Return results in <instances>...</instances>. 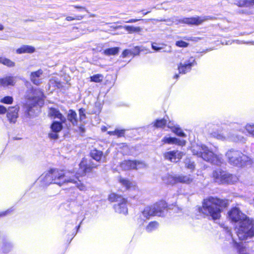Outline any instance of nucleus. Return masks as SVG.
Here are the masks:
<instances>
[{
  "instance_id": "obj_19",
  "label": "nucleus",
  "mask_w": 254,
  "mask_h": 254,
  "mask_svg": "<svg viewBox=\"0 0 254 254\" xmlns=\"http://www.w3.org/2000/svg\"><path fill=\"white\" fill-rule=\"evenodd\" d=\"M48 116L52 118H58L60 120H63V122H66L65 118L60 110L54 107H51L49 109Z\"/></svg>"
},
{
  "instance_id": "obj_2",
  "label": "nucleus",
  "mask_w": 254,
  "mask_h": 254,
  "mask_svg": "<svg viewBox=\"0 0 254 254\" xmlns=\"http://www.w3.org/2000/svg\"><path fill=\"white\" fill-rule=\"evenodd\" d=\"M222 210V199L210 196L204 198L202 205L198 207L197 212L203 217H211L213 220L221 218Z\"/></svg>"
},
{
  "instance_id": "obj_55",
  "label": "nucleus",
  "mask_w": 254,
  "mask_h": 254,
  "mask_svg": "<svg viewBox=\"0 0 254 254\" xmlns=\"http://www.w3.org/2000/svg\"><path fill=\"white\" fill-rule=\"evenodd\" d=\"M3 29V26L1 24H0V30H2Z\"/></svg>"
},
{
  "instance_id": "obj_14",
  "label": "nucleus",
  "mask_w": 254,
  "mask_h": 254,
  "mask_svg": "<svg viewBox=\"0 0 254 254\" xmlns=\"http://www.w3.org/2000/svg\"><path fill=\"white\" fill-rule=\"evenodd\" d=\"M208 17L206 16L184 17L181 19V22L183 24L189 25H199L208 20Z\"/></svg>"
},
{
  "instance_id": "obj_7",
  "label": "nucleus",
  "mask_w": 254,
  "mask_h": 254,
  "mask_svg": "<svg viewBox=\"0 0 254 254\" xmlns=\"http://www.w3.org/2000/svg\"><path fill=\"white\" fill-rule=\"evenodd\" d=\"M225 156L228 162L233 166L242 165L245 162L247 158L241 151L234 149L228 151Z\"/></svg>"
},
{
  "instance_id": "obj_10",
  "label": "nucleus",
  "mask_w": 254,
  "mask_h": 254,
  "mask_svg": "<svg viewBox=\"0 0 254 254\" xmlns=\"http://www.w3.org/2000/svg\"><path fill=\"white\" fill-rule=\"evenodd\" d=\"M197 64L195 58L192 56L183 59L178 65V70L180 74H186L190 72L192 68Z\"/></svg>"
},
{
  "instance_id": "obj_41",
  "label": "nucleus",
  "mask_w": 254,
  "mask_h": 254,
  "mask_svg": "<svg viewBox=\"0 0 254 254\" xmlns=\"http://www.w3.org/2000/svg\"><path fill=\"white\" fill-rule=\"evenodd\" d=\"M13 102V98L12 96H6L0 100V102L5 104H11Z\"/></svg>"
},
{
  "instance_id": "obj_27",
  "label": "nucleus",
  "mask_w": 254,
  "mask_h": 254,
  "mask_svg": "<svg viewBox=\"0 0 254 254\" xmlns=\"http://www.w3.org/2000/svg\"><path fill=\"white\" fill-rule=\"evenodd\" d=\"M50 85L57 89H62L64 87V83L58 78L54 77L49 80Z\"/></svg>"
},
{
  "instance_id": "obj_31",
  "label": "nucleus",
  "mask_w": 254,
  "mask_h": 254,
  "mask_svg": "<svg viewBox=\"0 0 254 254\" xmlns=\"http://www.w3.org/2000/svg\"><path fill=\"white\" fill-rule=\"evenodd\" d=\"M119 52V48L118 47H112L107 48L104 50L103 53L104 55L106 56H115L117 55Z\"/></svg>"
},
{
  "instance_id": "obj_40",
  "label": "nucleus",
  "mask_w": 254,
  "mask_h": 254,
  "mask_svg": "<svg viewBox=\"0 0 254 254\" xmlns=\"http://www.w3.org/2000/svg\"><path fill=\"white\" fill-rule=\"evenodd\" d=\"M79 113V120L80 122H83L85 120L87 117L86 115V109L83 108H81L78 110Z\"/></svg>"
},
{
  "instance_id": "obj_22",
  "label": "nucleus",
  "mask_w": 254,
  "mask_h": 254,
  "mask_svg": "<svg viewBox=\"0 0 254 254\" xmlns=\"http://www.w3.org/2000/svg\"><path fill=\"white\" fill-rule=\"evenodd\" d=\"M238 181V178L236 175L225 173L223 174V184H234Z\"/></svg>"
},
{
  "instance_id": "obj_5",
  "label": "nucleus",
  "mask_w": 254,
  "mask_h": 254,
  "mask_svg": "<svg viewBox=\"0 0 254 254\" xmlns=\"http://www.w3.org/2000/svg\"><path fill=\"white\" fill-rule=\"evenodd\" d=\"M108 200L111 202H118L114 205L113 208L115 211L120 214H127L128 200L123 195L115 192H112L108 196Z\"/></svg>"
},
{
  "instance_id": "obj_20",
  "label": "nucleus",
  "mask_w": 254,
  "mask_h": 254,
  "mask_svg": "<svg viewBox=\"0 0 254 254\" xmlns=\"http://www.w3.org/2000/svg\"><path fill=\"white\" fill-rule=\"evenodd\" d=\"M40 104V103H36V102L34 101H32L30 103H25L23 108L26 114L29 116L32 115L35 113V108H36Z\"/></svg>"
},
{
  "instance_id": "obj_26",
  "label": "nucleus",
  "mask_w": 254,
  "mask_h": 254,
  "mask_svg": "<svg viewBox=\"0 0 254 254\" xmlns=\"http://www.w3.org/2000/svg\"><path fill=\"white\" fill-rule=\"evenodd\" d=\"M213 181L221 184L222 183V172L221 169L216 170L213 171L212 175Z\"/></svg>"
},
{
  "instance_id": "obj_39",
  "label": "nucleus",
  "mask_w": 254,
  "mask_h": 254,
  "mask_svg": "<svg viewBox=\"0 0 254 254\" xmlns=\"http://www.w3.org/2000/svg\"><path fill=\"white\" fill-rule=\"evenodd\" d=\"M83 15L73 14V16H67L65 18V20L70 21L73 20H81L84 18Z\"/></svg>"
},
{
  "instance_id": "obj_23",
  "label": "nucleus",
  "mask_w": 254,
  "mask_h": 254,
  "mask_svg": "<svg viewBox=\"0 0 254 254\" xmlns=\"http://www.w3.org/2000/svg\"><path fill=\"white\" fill-rule=\"evenodd\" d=\"M67 120L73 126H77L78 125V119L76 112L70 109L67 115Z\"/></svg>"
},
{
  "instance_id": "obj_24",
  "label": "nucleus",
  "mask_w": 254,
  "mask_h": 254,
  "mask_svg": "<svg viewBox=\"0 0 254 254\" xmlns=\"http://www.w3.org/2000/svg\"><path fill=\"white\" fill-rule=\"evenodd\" d=\"M90 156L97 162H101L102 159L104 158L103 152L102 151L94 149L90 152Z\"/></svg>"
},
{
  "instance_id": "obj_13",
  "label": "nucleus",
  "mask_w": 254,
  "mask_h": 254,
  "mask_svg": "<svg viewBox=\"0 0 254 254\" xmlns=\"http://www.w3.org/2000/svg\"><path fill=\"white\" fill-rule=\"evenodd\" d=\"M183 155V152L177 150L167 151L163 154L165 159L174 163L179 162L182 158Z\"/></svg>"
},
{
  "instance_id": "obj_33",
  "label": "nucleus",
  "mask_w": 254,
  "mask_h": 254,
  "mask_svg": "<svg viewBox=\"0 0 254 254\" xmlns=\"http://www.w3.org/2000/svg\"><path fill=\"white\" fill-rule=\"evenodd\" d=\"M125 129H116L113 131H108L107 134L110 135H116L117 137H122L125 136Z\"/></svg>"
},
{
  "instance_id": "obj_47",
  "label": "nucleus",
  "mask_w": 254,
  "mask_h": 254,
  "mask_svg": "<svg viewBox=\"0 0 254 254\" xmlns=\"http://www.w3.org/2000/svg\"><path fill=\"white\" fill-rule=\"evenodd\" d=\"M11 246L9 244L5 243L2 246L3 252L4 253H7L10 251Z\"/></svg>"
},
{
  "instance_id": "obj_15",
  "label": "nucleus",
  "mask_w": 254,
  "mask_h": 254,
  "mask_svg": "<svg viewBox=\"0 0 254 254\" xmlns=\"http://www.w3.org/2000/svg\"><path fill=\"white\" fill-rule=\"evenodd\" d=\"M19 109L18 105L8 107V111L6 112V117L9 123L15 124L16 122Z\"/></svg>"
},
{
  "instance_id": "obj_38",
  "label": "nucleus",
  "mask_w": 254,
  "mask_h": 254,
  "mask_svg": "<svg viewBox=\"0 0 254 254\" xmlns=\"http://www.w3.org/2000/svg\"><path fill=\"white\" fill-rule=\"evenodd\" d=\"M74 236L75 234H74V233H70L65 231L64 234V241H65V243L67 245L69 244L74 238Z\"/></svg>"
},
{
  "instance_id": "obj_34",
  "label": "nucleus",
  "mask_w": 254,
  "mask_h": 254,
  "mask_svg": "<svg viewBox=\"0 0 254 254\" xmlns=\"http://www.w3.org/2000/svg\"><path fill=\"white\" fill-rule=\"evenodd\" d=\"M159 225V223L157 221H152L148 224L145 229L147 232L150 233L157 229Z\"/></svg>"
},
{
  "instance_id": "obj_53",
  "label": "nucleus",
  "mask_w": 254,
  "mask_h": 254,
  "mask_svg": "<svg viewBox=\"0 0 254 254\" xmlns=\"http://www.w3.org/2000/svg\"><path fill=\"white\" fill-rule=\"evenodd\" d=\"M134 52L133 54V55H137L139 54L140 50L138 47H135L134 48Z\"/></svg>"
},
{
  "instance_id": "obj_18",
  "label": "nucleus",
  "mask_w": 254,
  "mask_h": 254,
  "mask_svg": "<svg viewBox=\"0 0 254 254\" xmlns=\"http://www.w3.org/2000/svg\"><path fill=\"white\" fill-rule=\"evenodd\" d=\"M118 182L124 186L127 190L131 189L134 190L136 187V184L135 182L130 180L128 179L123 178L121 176L118 177Z\"/></svg>"
},
{
  "instance_id": "obj_51",
  "label": "nucleus",
  "mask_w": 254,
  "mask_h": 254,
  "mask_svg": "<svg viewBox=\"0 0 254 254\" xmlns=\"http://www.w3.org/2000/svg\"><path fill=\"white\" fill-rule=\"evenodd\" d=\"M186 167L188 169H190L191 170H194V165L193 162H189L187 165Z\"/></svg>"
},
{
  "instance_id": "obj_9",
  "label": "nucleus",
  "mask_w": 254,
  "mask_h": 254,
  "mask_svg": "<svg viewBox=\"0 0 254 254\" xmlns=\"http://www.w3.org/2000/svg\"><path fill=\"white\" fill-rule=\"evenodd\" d=\"M192 152L193 155L201 157L207 162H212L215 157L214 153L211 151L209 150L207 147L202 145H196L193 146Z\"/></svg>"
},
{
  "instance_id": "obj_6",
  "label": "nucleus",
  "mask_w": 254,
  "mask_h": 254,
  "mask_svg": "<svg viewBox=\"0 0 254 254\" xmlns=\"http://www.w3.org/2000/svg\"><path fill=\"white\" fill-rule=\"evenodd\" d=\"M98 166L92 159L83 157L78 165V174L80 177L87 176L91 178L95 175L94 170Z\"/></svg>"
},
{
  "instance_id": "obj_21",
  "label": "nucleus",
  "mask_w": 254,
  "mask_h": 254,
  "mask_svg": "<svg viewBox=\"0 0 254 254\" xmlns=\"http://www.w3.org/2000/svg\"><path fill=\"white\" fill-rule=\"evenodd\" d=\"M36 49L34 47L28 45H23L16 50V53L18 54H32L35 52Z\"/></svg>"
},
{
  "instance_id": "obj_35",
  "label": "nucleus",
  "mask_w": 254,
  "mask_h": 254,
  "mask_svg": "<svg viewBox=\"0 0 254 254\" xmlns=\"http://www.w3.org/2000/svg\"><path fill=\"white\" fill-rule=\"evenodd\" d=\"M124 28L128 33H139L141 31V28L139 27H133L130 25H126Z\"/></svg>"
},
{
  "instance_id": "obj_46",
  "label": "nucleus",
  "mask_w": 254,
  "mask_h": 254,
  "mask_svg": "<svg viewBox=\"0 0 254 254\" xmlns=\"http://www.w3.org/2000/svg\"><path fill=\"white\" fill-rule=\"evenodd\" d=\"M80 134L82 135L85 132V127L83 124H81L79 126L78 129L76 130Z\"/></svg>"
},
{
  "instance_id": "obj_48",
  "label": "nucleus",
  "mask_w": 254,
  "mask_h": 254,
  "mask_svg": "<svg viewBox=\"0 0 254 254\" xmlns=\"http://www.w3.org/2000/svg\"><path fill=\"white\" fill-rule=\"evenodd\" d=\"M77 188L80 190L84 191L86 190V186L83 183H77L76 185Z\"/></svg>"
},
{
  "instance_id": "obj_58",
  "label": "nucleus",
  "mask_w": 254,
  "mask_h": 254,
  "mask_svg": "<svg viewBox=\"0 0 254 254\" xmlns=\"http://www.w3.org/2000/svg\"><path fill=\"white\" fill-rule=\"evenodd\" d=\"M186 40L188 41H190V40H191L192 39L190 38H186Z\"/></svg>"
},
{
  "instance_id": "obj_12",
  "label": "nucleus",
  "mask_w": 254,
  "mask_h": 254,
  "mask_svg": "<svg viewBox=\"0 0 254 254\" xmlns=\"http://www.w3.org/2000/svg\"><path fill=\"white\" fill-rule=\"evenodd\" d=\"M65 122L61 121H54L50 125L51 131L48 134L49 138L52 140H56L59 138V133L63 129V124Z\"/></svg>"
},
{
  "instance_id": "obj_36",
  "label": "nucleus",
  "mask_w": 254,
  "mask_h": 254,
  "mask_svg": "<svg viewBox=\"0 0 254 254\" xmlns=\"http://www.w3.org/2000/svg\"><path fill=\"white\" fill-rule=\"evenodd\" d=\"M180 183L179 176H170L168 177L167 184L168 185H174L176 184Z\"/></svg>"
},
{
  "instance_id": "obj_1",
  "label": "nucleus",
  "mask_w": 254,
  "mask_h": 254,
  "mask_svg": "<svg viewBox=\"0 0 254 254\" xmlns=\"http://www.w3.org/2000/svg\"><path fill=\"white\" fill-rule=\"evenodd\" d=\"M228 218L232 223H240L237 235L240 240L254 237V219L249 218L239 207H232L228 212Z\"/></svg>"
},
{
  "instance_id": "obj_44",
  "label": "nucleus",
  "mask_w": 254,
  "mask_h": 254,
  "mask_svg": "<svg viewBox=\"0 0 254 254\" xmlns=\"http://www.w3.org/2000/svg\"><path fill=\"white\" fill-rule=\"evenodd\" d=\"M175 45L180 48H187L189 46V43L183 40H179L176 42Z\"/></svg>"
},
{
  "instance_id": "obj_37",
  "label": "nucleus",
  "mask_w": 254,
  "mask_h": 254,
  "mask_svg": "<svg viewBox=\"0 0 254 254\" xmlns=\"http://www.w3.org/2000/svg\"><path fill=\"white\" fill-rule=\"evenodd\" d=\"M103 75L101 74H94L90 77V81L91 82L100 83L103 80Z\"/></svg>"
},
{
  "instance_id": "obj_25",
  "label": "nucleus",
  "mask_w": 254,
  "mask_h": 254,
  "mask_svg": "<svg viewBox=\"0 0 254 254\" xmlns=\"http://www.w3.org/2000/svg\"><path fill=\"white\" fill-rule=\"evenodd\" d=\"M15 82L12 76H6L0 78V85L2 86H8L9 85L14 86Z\"/></svg>"
},
{
  "instance_id": "obj_59",
  "label": "nucleus",
  "mask_w": 254,
  "mask_h": 254,
  "mask_svg": "<svg viewBox=\"0 0 254 254\" xmlns=\"http://www.w3.org/2000/svg\"><path fill=\"white\" fill-rule=\"evenodd\" d=\"M3 215H4V214H2V213L0 214V216H3Z\"/></svg>"
},
{
  "instance_id": "obj_30",
  "label": "nucleus",
  "mask_w": 254,
  "mask_h": 254,
  "mask_svg": "<svg viewBox=\"0 0 254 254\" xmlns=\"http://www.w3.org/2000/svg\"><path fill=\"white\" fill-rule=\"evenodd\" d=\"M0 64L8 67H13L15 66V62L9 59L0 57Z\"/></svg>"
},
{
  "instance_id": "obj_54",
  "label": "nucleus",
  "mask_w": 254,
  "mask_h": 254,
  "mask_svg": "<svg viewBox=\"0 0 254 254\" xmlns=\"http://www.w3.org/2000/svg\"><path fill=\"white\" fill-rule=\"evenodd\" d=\"M73 6L76 8L80 9L81 10H85V8L83 6H78V5H74Z\"/></svg>"
},
{
  "instance_id": "obj_32",
  "label": "nucleus",
  "mask_w": 254,
  "mask_h": 254,
  "mask_svg": "<svg viewBox=\"0 0 254 254\" xmlns=\"http://www.w3.org/2000/svg\"><path fill=\"white\" fill-rule=\"evenodd\" d=\"M193 179L190 175H179V182L182 184H185L187 185L190 184L192 183Z\"/></svg>"
},
{
  "instance_id": "obj_16",
  "label": "nucleus",
  "mask_w": 254,
  "mask_h": 254,
  "mask_svg": "<svg viewBox=\"0 0 254 254\" xmlns=\"http://www.w3.org/2000/svg\"><path fill=\"white\" fill-rule=\"evenodd\" d=\"M162 142L163 144H177L179 146H183L186 143V141L182 139L181 140L179 138L174 137H164L162 140Z\"/></svg>"
},
{
  "instance_id": "obj_29",
  "label": "nucleus",
  "mask_w": 254,
  "mask_h": 254,
  "mask_svg": "<svg viewBox=\"0 0 254 254\" xmlns=\"http://www.w3.org/2000/svg\"><path fill=\"white\" fill-rule=\"evenodd\" d=\"M167 124V121L164 118L156 119L153 123V127L156 128H164Z\"/></svg>"
},
{
  "instance_id": "obj_11",
  "label": "nucleus",
  "mask_w": 254,
  "mask_h": 254,
  "mask_svg": "<svg viewBox=\"0 0 254 254\" xmlns=\"http://www.w3.org/2000/svg\"><path fill=\"white\" fill-rule=\"evenodd\" d=\"M145 166L144 161L138 160H125L120 163V167L124 171L137 170Z\"/></svg>"
},
{
  "instance_id": "obj_3",
  "label": "nucleus",
  "mask_w": 254,
  "mask_h": 254,
  "mask_svg": "<svg viewBox=\"0 0 254 254\" xmlns=\"http://www.w3.org/2000/svg\"><path fill=\"white\" fill-rule=\"evenodd\" d=\"M175 206H177L176 203L170 205L165 199H161L152 205L146 206L142 211V214L148 219L153 216L163 217L165 211L167 212Z\"/></svg>"
},
{
  "instance_id": "obj_43",
  "label": "nucleus",
  "mask_w": 254,
  "mask_h": 254,
  "mask_svg": "<svg viewBox=\"0 0 254 254\" xmlns=\"http://www.w3.org/2000/svg\"><path fill=\"white\" fill-rule=\"evenodd\" d=\"M248 5H254V0H244L243 1H239L238 5L239 6H247Z\"/></svg>"
},
{
  "instance_id": "obj_4",
  "label": "nucleus",
  "mask_w": 254,
  "mask_h": 254,
  "mask_svg": "<svg viewBox=\"0 0 254 254\" xmlns=\"http://www.w3.org/2000/svg\"><path fill=\"white\" fill-rule=\"evenodd\" d=\"M69 172L57 168L50 169L47 173L45 178L51 184L62 186L69 183H75L74 180L67 176Z\"/></svg>"
},
{
  "instance_id": "obj_50",
  "label": "nucleus",
  "mask_w": 254,
  "mask_h": 254,
  "mask_svg": "<svg viewBox=\"0 0 254 254\" xmlns=\"http://www.w3.org/2000/svg\"><path fill=\"white\" fill-rule=\"evenodd\" d=\"M7 112V109L6 107H5L3 105H0V115H3L5 114Z\"/></svg>"
},
{
  "instance_id": "obj_17",
  "label": "nucleus",
  "mask_w": 254,
  "mask_h": 254,
  "mask_svg": "<svg viewBox=\"0 0 254 254\" xmlns=\"http://www.w3.org/2000/svg\"><path fill=\"white\" fill-rule=\"evenodd\" d=\"M43 73V71L41 69L31 72L30 74V79L32 83L35 85L39 86L42 82L40 76Z\"/></svg>"
},
{
  "instance_id": "obj_8",
  "label": "nucleus",
  "mask_w": 254,
  "mask_h": 254,
  "mask_svg": "<svg viewBox=\"0 0 254 254\" xmlns=\"http://www.w3.org/2000/svg\"><path fill=\"white\" fill-rule=\"evenodd\" d=\"M45 98L44 91L42 89L33 87L27 90L25 95L27 100L41 104H43Z\"/></svg>"
},
{
  "instance_id": "obj_52",
  "label": "nucleus",
  "mask_w": 254,
  "mask_h": 254,
  "mask_svg": "<svg viewBox=\"0 0 254 254\" xmlns=\"http://www.w3.org/2000/svg\"><path fill=\"white\" fill-rule=\"evenodd\" d=\"M140 20H143L142 19H130L128 20L127 21V23H134L136 22L137 21H140Z\"/></svg>"
},
{
  "instance_id": "obj_42",
  "label": "nucleus",
  "mask_w": 254,
  "mask_h": 254,
  "mask_svg": "<svg viewBox=\"0 0 254 254\" xmlns=\"http://www.w3.org/2000/svg\"><path fill=\"white\" fill-rule=\"evenodd\" d=\"M164 46H165V44H162V43L159 44V43L154 42L151 44V47H152V49H153L154 50H155L156 51H158L160 50H162L164 48Z\"/></svg>"
},
{
  "instance_id": "obj_28",
  "label": "nucleus",
  "mask_w": 254,
  "mask_h": 254,
  "mask_svg": "<svg viewBox=\"0 0 254 254\" xmlns=\"http://www.w3.org/2000/svg\"><path fill=\"white\" fill-rule=\"evenodd\" d=\"M168 127L171 129V130L177 136L180 137H186V134L181 129L179 126H168Z\"/></svg>"
},
{
  "instance_id": "obj_45",
  "label": "nucleus",
  "mask_w": 254,
  "mask_h": 254,
  "mask_svg": "<svg viewBox=\"0 0 254 254\" xmlns=\"http://www.w3.org/2000/svg\"><path fill=\"white\" fill-rule=\"evenodd\" d=\"M245 128L249 133L254 136V125H247Z\"/></svg>"
},
{
  "instance_id": "obj_57",
  "label": "nucleus",
  "mask_w": 254,
  "mask_h": 254,
  "mask_svg": "<svg viewBox=\"0 0 254 254\" xmlns=\"http://www.w3.org/2000/svg\"><path fill=\"white\" fill-rule=\"evenodd\" d=\"M174 77L176 78H178L179 77V75L178 74H176Z\"/></svg>"
},
{
  "instance_id": "obj_49",
  "label": "nucleus",
  "mask_w": 254,
  "mask_h": 254,
  "mask_svg": "<svg viewBox=\"0 0 254 254\" xmlns=\"http://www.w3.org/2000/svg\"><path fill=\"white\" fill-rule=\"evenodd\" d=\"M131 54L132 53L130 51L127 49H125L122 52V57L124 58Z\"/></svg>"
},
{
  "instance_id": "obj_56",
  "label": "nucleus",
  "mask_w": 254,
  "mask_h": 254,
  "mask_svg": "<svg viewBox=\"0 0 254 254\" xmlns=\"http://www.w3.org/2000/svg\"><path fill=\"white\" fill-rule=\"evenodd\" d=\"M106 129H107V127H103L102 128V130L103 131H105V130H106Z\"/></svg>"
}]
</instances>
